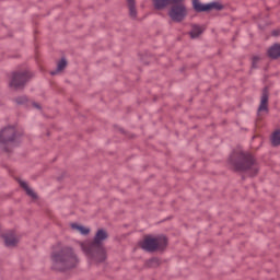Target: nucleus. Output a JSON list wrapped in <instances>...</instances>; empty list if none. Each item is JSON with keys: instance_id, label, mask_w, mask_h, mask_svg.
<instances>
[{"instance_id": "obj_1", "label": "nucleus", "mask_w": 280, "mask_h": 280, "mask_svg": "<svg viewBox=\"0 0 280 280\" xmlns=\"http://www.w3.org/2000/svg\"><path fill=\"white\" fill-rule=\"evenodd\" d=\"M140 246L143 250H148V253H154V250H163L165 246H167V238L165 236L152 237L145 236L143 242L140 243Z\"/></svg>"}, {"instance_id": "obj_2", "label": "nucleus", "mask_w": 280, "mask_h": 280, "mask_svg": "<svg viewBox=\"0 0 280 280\" xmlns=\"http://www.w3.org/2000/svg\"><path fill=\"white\" fill-rule=\"evenodd\" d=\"M192 5L196 12H209L211 10H222V4L218 2L202 4L198 0H192Z\"/></svg>"}, {"instance_id": "obj_3", "label": "nucleus", "mask_w": 280, "mask_h": 280, "mask_svg": "<svg viewBox=\"0 0 280 280\" xmlns=\"http://www.w3.org/2000/svg\"><path fill=\"white\" fill-rule=\"evenodd\" d=\"M168 14L173 21H183L187 16V9L183 4H177L171 9Z\"/></svg>"}, {"instance_id": "obj_4", "label": "nucleus", "mask_w": 280, "mask_h": 280, "mask_svg": "<svg viewBox=\"0 0 280 280\" xmlns=\"http://www.w3.org/2000/svg\"><path fill=\"white\" fill-rule=\"evenodd\" d=\"M27 82L25 73H13L10 86L13 89H21Z\"/></svg>"}, {"instance_id": "obj_5", "label": "nucleus", "mask_w": 280, "mask_h": 280, "mask_svg": "<svg viewBox=\"0 0 280 280\" xmlns=\"http://www.w3.org/2000/svg\"><path fill=\"white\" fill-rule=\"evenodd\" d=\"M108 237V234L104 230H98L94 242L90 244V248H95L96 246H100V242H103V240H106Z\"/></svg>"}, {"instance_id": "obj_6", "label": "nucleus", "mask_w": 280, "mask_h": 280, "mask_svg": "<svg viewBox=\"0 0 280 280\" xmlns=\"http://www.w3.org/2000/svg\"><path fill=\"white\" fill-rule=\"evenodd\" d=\"M178 1L183 0H153V3L156 10H163V8L170 5V3H178Z\"/></svg>"}, {"instance_id": "obj_7", "label": "nucleus", "mask_w": 280, "mask_h": 280, "mask_svg": "<svg viewBox=\"0 0 280 280\" xmlns=\"http://www.w3.org/2000/svg\"><path fill=\"white\" fill-rule=\"evenodd\" d=\"M268 56L269 58H272L273 60H277V58H280V44H275L268 49Z\"/></svg>"}, {"instance_id": "obj_8", "label": "nucleus", "mask_w": 280, "mask_h": 280, "mask_svg": "<svg viewBox=\"0 0 280 280\" xmlns=\"http://www.w3.org/2000/svg\"><path fill=\"white\" fill-rule=\"evenodd\" d=\"M268 110V90H264L258 113Z\"/></svg>"}, {"instance_id": "obj_9", "label": "nucleus", "mask_w": 280, "mask_h": 280, "mask_svg": "<svg viewBox=\"0 0 280 280\" xmlns=\"http://www.w3.org/2000/svg\"><path fill=\"white\" fill-rule=\"evenodd\" d=\"M202 32H205V28H202L201 26H198V25H194L192 30L190 32V36H191V38H198V36L200 34H202Z\"/></svg>"}, {"instance_id": "obj_10", "label": "nucleus", "mask_w": 280, "mask_h": 280, "mask_svg": "<svg viewBox=\"0 0 280 280\" xmlns=\"http://www.w3.org/2000/svg\"><path fill=\"white\" fill-rule=\"evenodd\" d=\"M20 185L23 187V189H25L27 196H31V198H36V192L27 186V183L21 182Z\"/></svg>"}, {"instance_id": "obj_11", "label": "nucleus", "mask_w": 280, "mask_h": 280, "mask_svg": "<svg viewBox=\"0 0 280 280\" xmlns=\"http://www.w3.org/2000/svg\"><path fill=\"white\" fill-rule=\"evenodd\" d=\"M272 145H280V130H277L271 136Z\"/></svg>"}, {"instance_id": "obj_12", "label": "nucleus", "mask_w": 280, "mask_h": 280, "mask_svg": "<svg viewBox=\"0 0 280 280\" xmlns=\"http://www.w3.org/2000/svg\"><path fill=\"white\" fill-rule=\"evenodd\" d=\"M255 166V161L250 160L244 163L242 166H236V171H242V170H250V167Z\"/></svg>"}, {"instance_id": "obj_13", "label": "nucleus", "mask_w": 280, "mask_h": 280, "mask_svg": "<svg viewBox=\"0 0 280 280\" xmlns=\"http://www.w3.org/2000/svg\"><path fill=\"white\" fill-rule=\"evenodd\" d=\"M72 229H77V231H80L82 235H89V233L91 232V230H89V228H84L82 225H78L75 223H73Z\"/></svg>"}, {"instance_id": "obj_14", "label": "nucleus", "mask_w": 280, "mask_h": 280, "mask_svg": "<svg viewBox=\"0 0 280 280\" xmlns=\"http://www.w3.org/2000/svg\"><path fill=\"white\" fill-rule=\"evenodd\" d=\"M4 242H5V246H16V243L19 241H16V238L13 236H5Z\"/></svg>"}, {"instance_id": "obj_15", "label": "nucleus", "mask_w": 280, "mask_h": 280, "mask_svg": "<svg viewBox=\"0 0 280 280\" xmlns=\"http://www.w3.org/2000/svg\"><path fill=\"white\" fill-rule=\"evenodd\" d=\"M129 3V10L131 16H137V10L135 9V0H127Z\"/></svg>"}, {"instance_id": "obj_16", "label": "nucleus", "mask_w": 280, "mask_h": 280, "mask_svg": "<svg viewBox=\"0 0 280 280\" xmlns=\"http://www.w3.org/2000/svg\"><path fill=\"white\" fill-rule=\"evenodd\" d=\"M65 67H67V60L61 59V60L58 62L57 71H62V69H65Z\"/></svg>"}, {"instance_id": "obj_17", "label": "nucleus", "mask_w": 280, "mask_h": 280, "mask_svg": "<svg viewBox=\"0 0 280 280\" xmlns=\"http://www.w3.org/2000/svg\"><path fill=\"white\" fill-rule=\"evenodd\" d=\"M86 246H89V243H82L81 244L82 250H84L85 253H89V249H86Z\"/></svg>"}, {"instance_id": "obj_18", "label": "nucleus", "mask_w": 280, "mask_h": 280, "mask_svg": "<svg viewBox=\"0 0 280 280\" xmlns=\"http://www.w3.org/2000/svg\"><path fill=\"white\" fill-rule=\"evenodd\" d=\"M5 132H8V129H4L0 132V141H1V137H3V135H5Z\"/></svg>"}, {"instance_id": "obj_19", "label": "nucleus", "mask_w": 280, "mask_h": 280, "mask_svg": "<svg viewBox=\"0 0 280 280\" xmlns=\"http://www.w3.org/2000/svg\"><path fill=\"white\" fill-rule=\"evenodd\" d=\"M272 35H273V36H279V31H273V32H272Z\"/></svg>"}, {"instance_id": "obj_20", "label": "nucleus", "mask_w": 280, "mask_h": 280, "mask_svg": "<svg viewBox=\"0 0 280 280\" xmlns=\"http://www.w3.org/2000/svg\"><path fill=\"white\" fill-rule=\"evenodd\" d=\"M253 60H254V62H257L258 58H257V57H254V59H253Z\"/></svg>"}]
</instances>
